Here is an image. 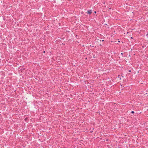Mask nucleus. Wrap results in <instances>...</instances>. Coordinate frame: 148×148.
<instances>
[{"label":"nucleus","instance_id":"obj_1","mask_svg":"<svg viewBox=\"0 0 148 148\" xmlns=\"http://www.w3.org/2000/svg\"><path fill=\"white\" fill-rule=\"evenodd\" d=\"M92 11L91 10H88L87 11V13L90 14L92 13Z\"/></svg>","mask_w":148,"mask_h":148},{"label":"nucleus","instance_id":"obj_2","mask_svg":"<svg viewBox=\"0 0 148 148\" xmlns=\"http://www.w3.org/2000/svg\"><path fill=\"white\" fill-rule=\"evenodd\" d=\"M131 113L132 114H134V111H132Z\"/></svg>","mask_w":148,"mask_h":148},{"label":"nucleus","instance_id":"obj_3","mask_svg":"<svg viewBox=\"0 0 148 148\" xmlns=\"http://www.w3.org/2000/svg\"><path fill=\"white\" fill-rule=\"evenodd\" d=\"M94 13H96V11H95V12H94Z\"/></svg>","mask_w":148,"mask_h":148},{"label":"nucleus","instance_id":"obj_4","mask_svg":"<svg viewBox=\"0 0 148 148\" xmlns=\"http://www.w3.org/2000/svg\"><path fill=\"white\" fill-rule=\"evenodd\" d=\"M101 41H102V42H103V41H104V40H101Z\"/></svg>","mask_w":148,"mask_h":148},{"label":"nucleus","instance_id":"obj_5","mask_svg":"<svg viewBox=\"0 0 148 148\" xmlns=\"http://www.w3.org/2000/svg\"><path fill=\"white\" fill-rule=\"evenodd\" d=\"M121 55H123V53H121Z\"/></svg>","mask_w":148,"mask_h":148},{"label":"nucleus","instance_id":"obj_6","mask_svg":"<svg viewBox=\"0 0 148 148\" xmlns=\"http://www.w3.org/2000/svg\"><path fill=\"white\" fill-rule=\"evenodd\" d=\"M119 76H120V75H119V76H118V77L119 78Z\"/></svg>","mask_w":148,"mask_h":148},{"label":"nucleus","instance_id":"obj_7","mask_svg":"<svg viewBox=\"0 0 148 148\" xmlns=\"http://www.w3.org/2000/svg\"><path fill=\"white\" fill-rule=\"evenodd\" d=\"M130 71V72H131V71H130H130Z\"/></svg>","mask_w":148,"mask_h":148},{"label":"nucleus","instance_id":"obj_8","mask_svg":"<svg viewBox=\"0 0 148 148\" xmlns=\"http://www.w3.org/2000/svg\"><path fill=\"white\" fill-rule=\"evenodd\" d=\"M131 38L132 39V37H131Z\"/></svg>","mask_w":148,"mask_h":148},{"label":"nucleus","instance_id":"obj_9","mask_svg":"<svg viewBox=\"0 0 148 148\" xmlns=\"http://www.w3.org/2000/svg\"><path fill=\"white\" fill-rule=\"evenodd\" d=\"M44 53H45V51H44Z\"/></svg>","mask_w":148,"mask_h":148}]
</instances>
